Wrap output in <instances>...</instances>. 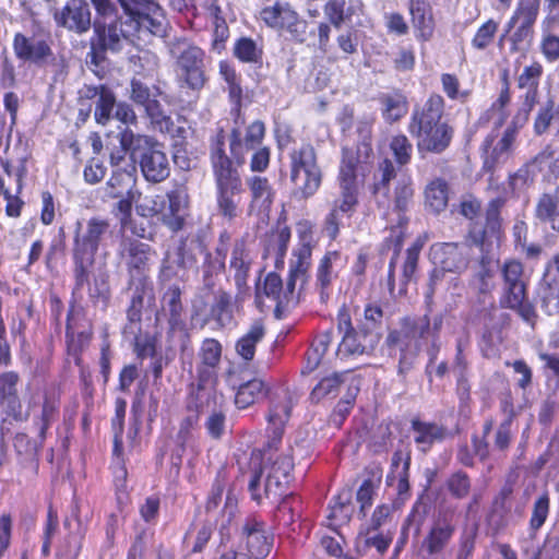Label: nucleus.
Masks as SVG:
<instances>
[{
	"instance_id": "obj_1",
	"label": "nucleus",
	"mask_w": 559,
	"mask_h": 559,
	"mask_svg": "<svg viewBox=\"0 0 559 559\" xmlns=\"http://www.w3.org/2000/svg\"><path fill=\"white\" fill-rule=\"evenodd\" d=\"M17 382L19 374L14 371L0 374V404L5 415L15 421L26 420L29 411H33L35 418L39 419L36 423L39 436L44 438L49 425L58 416L59 390L55 385L46 386L40 394L31 399L28 409L24 411L17 396Z\"/></svg>"
},
{
	"instance_id": "obj_2",
	"label": "nucleus",
	"mask_w": 559,
	"mask_h": 559,
	"mask_svg": "<svg viewBox=\"0 0 559 559\" xmlns=\"http://www.w3.org/2000/svg\"><path fill=\"white\" fill-rule=\"evenodd\" d=\"M223 132L217 134L211 148V165L216 186L218 213L231 221L239 214V204L243 192L242 181L237 167L225 153Z\"/></svg>"
},
{
	"instance_id": "obj_3",
	"label": "nucleus",
	"mask_w": 559,
	"mask_h": 559,
	"mask_svg": "<svg viewBox=\"0 0 559 559\" xmlns=\"http://www.w3.org/2000/svg\"><path fill=\"white\" fill-rule=\"evenodd\" d=\"M443 105L440 95H431L423 108L413 112L408 131L416 139L419 152L439 154L450 145L453 130L441 121Z\"/></svg>"
},
{
	"instance_id": "obj_4",
	"label": "nucleus",
	"mask_w": 559,
	"mask_h": 559,
	"mask_svg": "<svg viewBox=\"0 0 559 559\" xmlns=\"http://www.w3.org/2000/svg\"><path fill=\"white\" fill-rule=\"evenodd\" d=\"M280 443L269 442L263 451L252 453V464L261 462L263 467L259 474H254L249 483V490L253 500L260 502L262 496L258 493V485L263 471H266L264 493L266 498H278L285 493V488L292 480L290 472L294 463L288 454H277Z\"/></svg>"
},
{
	"instance_id": "obj_5",
	"label": "nucleus",
	"mask_w": 559,
	"mask_h": 559,
	"mask_svg": "<svg viewBox=\"0 0 559 559\" xmlns=\"http://www.w3.org/2000/svg\"><path fill=\"white\" fill-rule=\"evenodd\" d=\"M243 123V118L238 115L230 131L229 151L233 165L236 164L235 167L243 165L247 154L254 150L250 159V169L253 173H263L270 165L271 156L269 147H258L265 134L264 123L255 120L246 128L245 132L241 130Z\"/></svg>"
},
{
	"instance_id": "obj_6",
	"label": "nucleus",
	"mask_w": 559,
	"mask_h": 559,
	"mask_svg": "<svg viewBox=\"0 0 559 559\" xmlns=\"http://www.w3.org/2000/svg\"><path fill=\"white\" fill-rule=\"evenodd\" d=\"M119 142L127 148L138 151L141 171L150 182H162L170 174V164L163 146L150 136L136 134L129 128L119 132Z\"/></svg>"
},
{
	"instance_id": "obj_7",
	"label": "nucleus",
	"mask_w": 559,
	"mask_h": 559,
	"mask_svg": "<svg viewBox=\"0 0 559 559\" xmlns=\"http://www.w3.org/2000/svg\"><path fill=\"white\" fill-rule=\"evenodd\" d=\"M290 181L294 195L300 199L312 197L320 188L322 171L317 163V155L311 145H302L289 155Z\"/></svg>"
},
{
	"instance_id": "obj_8",
	"label": "nucleus",
	"mask_w": 559,
	"mask_h": 559,
	"mask_svg": "<svg viewBox=\"0 0 559 559\" xmlns=\"http://www.w3.org/2000/svg\"><path fill=\"white\" fill-rule=\"evenodd\" d=\"M108 229L109 224L107 221L92 218L87 222L85 233L81 236L79 234L75 236L73 259L75 264V278L79 286L87 282L90 269L94 264L98 245Z\"/></svg>"
},
{
	"instance_id": "obj_9",
	"label": "nucleus",
	"mask_w": 559,
	"mask_h": 559,
	"mask_svg": "<svg viewBox=\"0 0 559 559\" xmlns=\"http://www.w3.org/2000/svg\"><path fill=\"white\" fill-rule=\"evenodd\" d=\"M187 207L188 194L182 187L170 190L166 197L145 198L144 202L139 205L142 215H159L164 224L175 231L182 228Z\"/></svg>"
},
{
	"instance_id": "obj_10",
	"label": "nucleus",
	"mask_w": 559,
	"mask_h": 559,
	"mask_svg": "<svg viewBox=\"0 0 559 559\" xmlns=\"http://www.w3.org/2000/svg\"><path fill=\"white\" fill-rule=\"evenodd\" d=\"M338 330L343 333V338L336 350V355L341 359L367 354L378 343L376 334L366 329H354L350 317L346 311L338 313Z\"/></svg>"
},
{
	"instance_id": "obj_11",
	"label": "nucleus",
	"mask_w": 559,
	"mask_h": 559,
	"mask_svg": "<svg viewBox=\"0 0 559 559\" xmlns=\"http://www.w3.org/2000/svg\"><path fill=\"white\" fill-rule=\"evenodd\" d=\"M429 325L427 317L405 318L401 321L399 329L389 333L386 341L390 345L399 347L401 353L408 352L412 356H416L420 349V340L429 331Z\"/></svg>"
},
{
	"instance_id": "obj_12",
	"label": "nucleus",
	"mask_w": 559,
	"mask_h": 559,
	"mask_svg": "<svg viewBox=\"0 0 559 559\" xmlns=\"http://www.w3.org/2000/svg\"><path fill=\"white\" fill-rule=\"evenodd\" d=\"M471 248L466 243L442 242L436 243L430 249V257L439 267L432 271H443L445 274L464 272L469 262Z\"/></svg>"
},
{
	"instance_id": "obj_13",
	"label": "nucleus",
	"mask_w": 559,
	"mask_h": 559,
	"mask_svg": "<svg viewBox=\"0 0 559 559\" xmlns=\"http://www.w3.org/2000/svg\"><path fill=\"white\" fill-rule=\"evenodd\" d=\"M530 115V108H520L511 123L504 130L491 153L486 157L484 167L493 169L498 164L504 163L512 154L519 131L525 126Z\"/></svg>"
},
{
	"instance_id": "obj_14",
	"label": "nucleus",
	"mask_w": 559,
	"mask_h": 559,
	"mask_svg": "<svg viewBox=\"0 0 559 559\" xmlns=\"http://www.w3.org/2000/svg\"><path fill=\"white\" fill-rule=\"evenodd\" d=\"M464 284L457 276H449L443 271H431L425 294L428 304L438 297L448 307L455 306L462 298Z\"/></svg>"
},
{
	"instance_id": "obj_15",
	"label": "nucleus",
	"mask_w": 559,
	"mask_h": 559,
	"mask_svg": "<svg viewBox=\"0 0 559 559\" xmlns=\"http://www.w3.org/2000/svg\"><path fill=\"white\" fill-rule=\"evenodd\" d=\"M131 7L128 16L138 38L141 33L160 35L164 31L165 16L162 8L154 0H144Z\"/></svg>"
},
{
	"instance_id": "obj_16",
	"label": "nucleus",
	"mask_w": 559,
	"mask_h": 559,
	"mask_svg": "<svg viewBox=\"0 0 559 559\" xmlns=\"http://www.w3.org/2000/svg\"><path fill=\"white\" fill-rule=\"evenodd\" d=\"M94 27L103 47L111 50L118 49L123 40L133 43L136 36L129 16H124V20L122 16L96 20Z\"/></svg>"
},
{
	"instance_id": "obj_17",
	"label": "nucleus",
	"mask_w": 559,
	"mask_h": 559,
	"mask_svg": "<svg viewBox=\"0 0 559 559\" xmlns=\"http://www.w3.org/2000/svg\"><path fill=\"white\" fill-rule=\"evenodd\" d=\"M294 282L287 280L286 287H283V282L280 275L276 273H269L263 283L257 286L255 290V304L260 310H263L264 300L266 297L271 301L275 302L276 312L285 309L293 301L294 296Z\"/></svg>"
},
{
	"instance_id": "obj_18",
	"label": "nucleus",
	"mask_w": 559,
	"mask_h": 559,
	"mask_svg": "<svg viewBox=\"0 0 559 559\" xmlns=\"http://www.w3.org/2000/svg\"><path fill=\"white\" fill-rule=\"evenodd\" d=\"M58 26L78 34L85 33L91 27V11L84 0H70L53 13Z\"/></svg>"
},
{
	"instance_id": "obj_19",
	"label": "nucleus",
	"mask_w": 559,
	"mask_h": 559,
	"mask_svg": "<svg viewBox=\"0 0 559 559\" xmlns=\"http://www.w3.org/2000/svg\"><path fill=\"white\" fill-rule=\"evenodd\" d=\"M293 407L292 396L286 391L276 392L270 404L267 413L269 431L272 433L269 442L281 443L286 423L290 417Z\"/></svg>"
},
{
	"instance_id": "obj_20",
	"label": "nucleus",
	"mask_w": 559,
	"mask_h": 559,
	"mask_svg": "<svg viewBox=\"0 0 559 559\" xmlns=\"http://www.w3.org/2000/svg\"><path fill=\"white\" fill-rule=\"evenodd\" d=\"M242 535L250 559H263L270 554L272 536L267 534L263 522L248 519L243 525Z\"/></svg>"
},
{
	"instance_id": "obj_21",
	"label": "nucleus",
	"mask_w": 559,
	"mask_h": 559,
	"mask_svg": "<svg viewBox=\"0 0 559 559\" xmlns=\"http://www.w3.org/2000/svg\"><path fill=\"white\" fill-rule=\"evenodd\" d=\"M503 278V294L500 299H508V304H518L519 298L526 293L523 264L518 260H508L501 267Z\"/></svg>"
},
{
	"instance_id": "obj_22",
	"label": "nucleus",
	"mask_w": 559,
	"mask_h": 559,
	"mask_svg": "<svg viewBox=\"0 0 559 559\" xmlns=\"http://www.w3.org/2000/svg\"><path fill=\"white\" fill-rule=\"evenodd\" d=\"M454 531L452 516L440 513L423 542L424 549L431 556L440 554L449 544Z\"/></svg>"
},
{
	"instance_id": "obj_23",
	"label": "nucleus",
	"mask_w": 559,
	"mask_h": 559,
	"mask_svg": "<svg viewBox=\"0 0 559 559\" xmlns=\"http://www.w3.org/2000/svg\"><path fill=\"white\" fill-rule=\"evenodd\" d=\"M252 258L242 240L236 241L231 251L229 269L234 272L235 284L238 289V297L241 299L247 295L249 287L247 280L249 276Z\"/></svg>"
},
{
	"instance_id": "obj_24",
	"label": "nucleus",
	"mask_w": 559,
	"mask_h": 559,
	"mask_svg": "<svg viewBox=\"0 0 559 559\" xmlns=\"http://www.w3.org/2000/svg\"><path fill=\"white\" fill-rule=\"evenodd\" d=\"M312 225L308 222L299 224V233L302 240L300 247L294 251V259L290 262L289 266V282H294V287L296 286V282L300 281L304 283L306 281V276L308 270L310 267L311 260V247L309 242H306L307 235L311 234Z\"/></svg>"
},
{
	"instance_id": "obj_25",
	"label": "nucleus",
	"mask_w": 559,
	"mask_h": 559,
	"mask_svg": "<svg viewBox=\"0 0 559 559\" xmlns=\"http://www.w3.org/2000/svg\"><path fill=\"white\" fill-rule=\"evenodd\" d=\"M260 16L269 26L287 29L290 33H297L300 25L297 13L288 4L280 2L264 8L260 12Z\"/></svg>"
},
{
	"instance_id": "obj_26",
	"label": "nucleus",
	"mask_w": 559,
	"mask_h": 559,
	"mask_svg": "<svg viewBox=\"0 0 559 559\" xmlns=\"http://www.w3.org/2000/svg\"><path fill=\"white\" fill-rule=\"evenodd\" d=\"M414 441L418 449L427 452L435 443L443 441L449 435L442 425L419 419L412 420Z\"/></svg>"
},
{
	"instance_id": "obj_27",
	"label": "nucleus",
	"mask_w": 559,
	"mask_h": 559,
	"mask_svg": "<svg viewBox=\"0 0 559 559\" xmlns=\"http://www.w3.org/2000/svg\"><path fill=\"white\" fill-rule=\"evenodd\" d=\"M251 209L269 211L275 199V190L266 177L254 175L247 178Z\"/></svg>"
},
{
	"instance_id": "obj_28",
	"label": "nucleus",
	"mask_w": 559,
	"mask_h": 559,
	"mask_svg": "<svg viewBox=\"0 0 559 559\" xmlns=\"http://www.w3.org/2000/svg\"><path fill=\"white\" fill-rule=\"evenodd\" d=\"M121 247V255L127 258L130 273L144 271L151 259L150 246L138 240L124 239Z\"/></svg>"
},
{
	"instance_id": "obj_29",
	"label": "nucleus",
	"mask_w": 559,
	"mask_h": 559,
	"mask_svg": "<svg viewBox=\"0 0 559 559\" xmlns=\"http://www.w3.org/2000/svg\"><path fill=\"white\" fill-rule=\"evenodd\" d=\"M14 449L19 455L20 464L32 475L37 473V443L31 440L25 433H17L14 438Z\"/></svg>"
},
{
	"instance_id": "obj_30",
	"label": "nucleus",
	"mask_w": 559,
	"mask_h": 559,
	"mask_svg": "<svg viewBox=\"0 0 559 559\" xmlns=\"http://www.w3.org/2000/svg\"><path fill=\"white\" fill-rule=\"evenodd\" d=\"M424 195L426 206L435 213H440L448 206L449 185L442 178H435L426 186Z\"/></svg>"
},
{
	"instance_id": "obj_31",
	"label": "nucleus",
	"mask_w": 559,
	"mask_h": 559,
	"mask_svg": "<svg viewBox=\"0 0 559 559\" xmlns=\"http://www.w3.org/2000/svg\"><path fill=\"white\" fill-rule=\"evenodd\" d=\"M14 50L20 58L34 62H39L50 55V49L45 41L28 40L21 34L15 35Z\"/></svg>"
},
{
	"instance_id": "obj_32",
	"label": "nucleus",
	"mask_w": 559,
	"mask_h": 559,
	"mask_svg": "<svg viewBox=\"0 0 559 559\" xmlns=\"http://www.w3.org/2000/svg\"><path fill=\"white\" fill-rule=\"evenodd\" d=\"M265 330L261 321H254L248 332L236 343L237 354L245 360H251L255 353L257 344L264 337Z\"/></svg>"
},
{
	"instance_id": "obj_33",
	"label": "nucleus",
	"mask_w": 559,
	"mask_h": 559,
	"mask_svg": "<svg viewBox=\"0 0 559 559\" xmlns=\"http://www.w3.org/2000/svg\"><path fill=\"white\" fill-rule=\"evenodd\" d=\"M342 377V373H333L322 378L312 389L309 395L310 402L318 404L336 397L343 383Z\"/></svg>"
},
{
	"instance_id": "obj_34",
	"label": "nucleus",
	"mask_w": 559,
	"mask_h": 559,
	"mask_svg": "<svg viewBox=\"0 0 559 559\" xmlns=\"http://www.w3.org/2000/svg\"><path fill=\"white\" fill-rule=\"evenodd\" d=\"M263 380L254 378L241 383L236 392L235 404L238 408H247L258 401L265 392Z\"/></svg>"
},
{
	"instance_id": "obj_35",
	"label": "nucleus",
	"mask_w": 559,
	"mask_h": 559,
	"mask_svg": "<svg viewBox=\"0 0 559 559\" xmlns=\"http://www.w3.org/2000/svg\"><path fill=\"white\" fill-rule=\"evenodd\" d=\"M359 9V3H350L346 7L345 0H330L324 5V14L333 26L340 28L341 25L350 20Z\"/></svg>"
},
{
	"instance_id": "obj_36",
	"label": "nucleus",
	"mask_w": 559,
	"mask_h": 559,
	"mask_svg": "<svg viewBox=\"0 0 559 559\" xmlns=\"http://www.w3.org/2000/svg\"><path fill=\"white\" fill-rule=\"evenodd\" d=\"M411 14L413 24L419 32V37L424 40L429 39L432 35L433 25L426 2L424 0H412Z\"/></svg>"
},
{
	"instance_id": "obj_37",
	"label": "nucleus",
	"mask_w": 559,
	"mask_h": 559,
	"mask_svg": "<svg viewBox=\"0 0 559 559\" xmlns=\"http://www.w3.org/2000/svg\"><path fill=\"white\" fill-rule=\"evenodd\" d=\"M341 254L338 251H329L320 260L317 269V287L320 289L321 296L326 294L328 288L334 278L333 266L340 261Z\"/></svg>"
},
{
	"instance_id": "obj_38",
	"label": "nucleus",
	"mask_w": 559,
	"mask_h": 559,
	"mask_svg": "<svg viewBox=\"0 0 559 559\" xmlns=\"http://www.w3.org/2000/svg\"><path fill=\"white\" fill-rule=\"evenodd\" d=\"M134 185L135 178L131 171L116 170L107 182L108 195L114 199L131 197Z\"/></svg>"
},
{
	"instance_id": "obj_39",
	"label": "nucleus",
	"mask_w": 559,
	"mask_h": 559,
	"mask_svg": "<svg viewBox=\"0 0 559 559\" xmlns=\"http://www.w3.org/2000/svg\"><path fill=\"white\" fill-rule=\"evenodd\" d=\"M350 495L348 491L340 493L334 503L330 507L328 526L333 531L342 524L349 522L352 508L349 506Z\"/></svg>"
},
{
	"instance_id": "obj_40",
	"label": "nucleus",
	"mask_w": 559,
	"mask_h": 559,
	"mask_svg": "<svg viewBox=\"0 0 559 559\" xmlns=\"http://www.w3.org/2000/svg\"><path fill=\"white\" fill-rule=\"evenodd\" d=\"M557 27H559V16H547L543 22L545 36L542 41V50L548 60L559 58V37L552 34Z\"/></svg>"
},
{
	"instance_id": "obj_41",
	"label": "nucleus",
	"mask_w": 559,
	"mask_h": 559,
	"mask_svg": "<svg viewBox=\"0 0 559 559\" xmlns=\"http://www.w3.org/2000/svg\"><path fill=\"white\" fill-rule=\"evenodd\" d=\"M382 115L385 121L392 123L406 115L408 105L401 94H385L381 97Z\"/></svg>"
},
{
	"instance_id": "obj_42",
	"label": "nucleus",
	"mask_w": 559,
	"mask_h": 559,
	"mask_svg": "<svg viewBox=\"0 0 559 559\" xmlns=\"http://www.w3.org/2000/svg\"><path fill=\"white\" fill-rule=\"evenodd\" d=\"M364 154H359L352 148H342V158L340 163V170L337 176V182H353L357 181V167L359 164V157Z\"/></svg>"
},
{
	"instance_id": "obj_43",
	"label": "nucleus",
	"mask_w": 559,
	"mask_h": 559,
	"mask_svg": "<svg viewBox=\"0 0 559 559\" xmlns=\"http://www.w3.org/2000/svg\"><path fill=\"white\" fill-rule=\"evenodd\" d=\"M535 215L542 222L559 218V187L554 193H545L538 199Z\"/></svg>"
},
{
	"instance_id": "obj_44",
	"label": "nucleus",
	"mask_w": 559,
	"mask_h": 559,
	"mask_svg": "<svg viewBox=\"0 0 559 559\" xmlns=\"http://www.w3.org/2000/svg\"><path fill=\"white\" fill-rule=\"evenodd\" d=\"M177 63L182 70H199L206 67L204 52L195 46L178 47Z\"/></svg>"
},
{
	"instance_id": "obj_45",
	"label": "nucleus",
	"mask_w": 559,
	"mask_h": 559,
	"mask_svg": "<svg viewBox=\"0 0 559 559\" xmlns=\"http://www.w3.org/2000/svg\"><path fill=\"white\" fill-rule=\"evenodd\" d=\"M502 80L503 88L500 93V96L496 102L492 103L488 110L489 117L493 120V123L497 128L501 127L509 116L507 107L510 103V93L507 72L503 73Z\"/></svg>"
},
{
	"instance_id": "obj_46",
	"label": "nucleus",
	"mask_w": 559,
	"mask_h": 559,
	"mask_svg": "<svg viewBox=\"0 0 559 559\" xmlns=\"http://www.w3.org/2000/svg\"><path fill=\"white\" fill-rule=\"evenodd\" d=\"M395 177V168L390 159H384L379 164V168L373 176L372 192L374 195L382 194L388 197L389 183Z\"/></svg>"
},
{
	"instance_id": "obj_47",
	"label": "nucleus",
	"mask_w": 559,
	"mask_h": 559,
	"mask_svg": "<svg viewBox=\"0 0 559 559\" xmlns=\"http://www.w3.org/2000/svg\"><path fill=\"white\" fill-rule=\"evenodd\" d=\"M539 11L538 0H534L530 3L522 4L514 12L513 16L509 21L508 31L514 27L518 23L521 26L533 29L534 23L537 19Z\"/></svg>"
},
{
	"instance_id": "obj_48",
	"label": "nucleus",
	"mask_w": 559,
	"mask_h": 559,
	"mask_svg": "<svg viewBox=\"0 0 559 559\" xmlns=\"http://www.w3.org/2000/svg\"><path fill=\"white\" fill-rule=\"evenodd\" d=\"M340 197L334 200L344 214L354 212L358 203V183L338 182Z\"/></svg>"
},
{
	"instance_id": "obj_49",
	"label": "nucleus",
	"mask_w": 559,
	"mask_h": 559,
	"mask_svg": "<svg viewBox=\"0 0 559 559\" xmlns=\"http://www.w3.org/2000/svg\"><path fill=\"white\" fill-rule=\"evenodd\" d=\"M115 103L114 94L109 90L102 87L94 112L97 123L105 126L109 121Z\"/></svg>"
},
{
	"instance_id": "obj_50",
	"label": "nucleus",
	"mask_w": 559,
	"mask_h": 559,
	"mask_svg": "<svg viewBox=\"0 0 559 559\" xmlns=\"http://www.w3.org/2000/svg\"><path fill=\"white\" fill-rule=\"evenodd\" d=\"M550 508V499L548 493L540 495L533 503L532 515L530 519L531 532L538 531L546 522Z\"/></svg>"
},
{
	"instance_id": "obj_51",
	"label": "nucleus",
	"mask_w": 559,
	"mask_h": 559,
	"mask_svg": "<svg viewBox=\"0 0 559 559\" xmlns=\"http://www.w3.org/2000/svg\"><path fill=\"white\" fill-rule=\"evenodd\" d=\"M373 121L374 117L372 115H365L357 122V132L361 139V143L358 145L357 151L359 154H364L365 158H368L372 153L370 141Z\"/></svg>"
},
{
	"instance_id": "obj_52",
	"label": "nucleus",
	"mask_w": 559,
	"mask_h": 559,
	"mask_svg": "<svg viewBox=\"0 0 559 559\" xmlns=\"http://www.w3.org/2000/svg\"><path fill=\"white\" fill-rule=\"evenodd\" d=\"M414 197L413 182L409 177L403 178L397 182L394 190V207L399 212H405Z\"/></svg>"
},
{
	"instance_id": "obj_53",
	"label": "nucleus",
	"mask_w": 559,
	"mask_h": 559,
	"mask_svg": "<svg viewBox=\"0 0 559 559\" xmlns=\"http://www.w3.org/2000/svg\"><path fill=\"white\" fill-rule=\"evenodd\" d=\"M390 148L396 163L401 166L409 163L413 153V145L404 134L394 135L390 142Z\"/></svg>"
},
{
	"instance_id": "obj_54",
	"label": "nucleus",
	"mask_w": 559,
	"mask_h": 559,
	"mask_svg": "<svg viewBox=\"0 0 559 559\" xmlns=\"http://www.w3.org/2000/svg\"><path fill=\"white\" fill-rule=\"evenodd\" d=\"M199 355L204 366L215 368L221 361L222 345L214 338H206L202 343Z\"/></svg>"
},
{
	"instance_id": "obj_55",
	"label": "nucleus",
	"mask_w": 559,
	"mask_h": 559,
	"mask_svg": "<svg viewBox=\"0 0 559 559\" xmlns=\"http://www.w3.org/2000/svg\"><path fill=\"white\" fill-rule=\"evenodd\" d=\"M538 74L539 72H523L518 79L519 87L527 88L525 102L521 108H530V111L536 100Z\"/></svg>"
},
{
	"instance_id": "obj_56",
	"label": "nucleus",
	"mask_w": 559,
	"mask_h": 559,
	"mask_svg": "<svg viewBox=\"0 0 559 559\" xmlns=\"http://www.w3.org/2000/svg\"><path fill=\"white\" fill-rule=\"evenodd\" d=\"M447 488L454 498L463 499L469 493L471 480L465 473L456 472L448 478Z\"/></svg>"
},
{
	"instance_id": "obj_57",
	"label": "nucleus",
	"mask_w": 559,
	"mask_h": 559,
	"mask_svg": "<svg viewBox=\"0 0 559 559\" xmlns=\"http://www.w3.org/2000/svg\"><path fill=\"white\" fill-rule=\"evenodd\" d=\"M532 164L537 165L539 170H548L551 174L559 173V151L547 146L535 156Z\"/></svg>"
},
{
	"instance_id": "obj_58",
	"label": "nucleus",
	"mask_w": 559,
	"mask_h": 559,
	"mask_svg": "<svg viewBox=\"0 0 559 559\" xmlns=\"http://www.w3.org/2000/svg\"><path fill=\"white\" fill-rule=\"evenodd\" d=\"M499 23L490 19L485 22L476 32L473 38V46L477 49H484L489 46L498 31Z\"/></svg>"
},
{
	"instance_id": "obj_59",
	"label": "nucleus",
	"mask_w": 559,
	"mask_h": 559,
	"mask_svg": "<svg viewBox=\"0 0 559 559\" xmlns=\"http://www.w3.org/2000/svg\"><path fill=\"white\" fill-rule=\"evenodd\" d=\"M235 56L247 62L257 61L261 56V50L250 38H240L234 48Z\"/></svg>"
},
{
	"instance_id": "obj_60",
	"label": "nucleus",
	"mask_w": 559,
	"mask_h": 559,
	"mask_svg": "<svg viewBox=\"0 0 559 559\" xmlns=\"http://www.w3.org/2000/svg\"><path fill=\"white\" fill-rule=\"evenodd\" d=\"M492 278L493 273L483 259L480 263V270L474 276L473 285L477 288L479 294L488 295L493 288Z\"/></svg>"
},
{
	"instance_id": "obj_61",
	"label": "nucleus",
	"mask_w": 559,
	"mask_h": 559,
	"mask_svg": "<svg viewBox=\"0 0 559 559\" xmlns=\"http://www.w3.org/2000/svg\"><path fill=\"white\" fill-rule=\"evenodd\" d=\"M344 214L338 204H332L330 212L326 214L323 224V231L325 235L334 240L340 233L341 215Z\"/></svg>"
},
{
	"instance_id": "obj_62",
	"label": "nucleus",
	"mask_w": 559,
	"mask_h": 559,
	"mask_svg": "<svg viewBox=\"0 0 559 559\" xmlns=\"http://www.w3.org/2000/svg\"><path fill=\"white\" fill-rule=\"evenodd\" d=\"M500 306L506 309H512V310L518 311V313L526 322L533 323L536 318V312H535L534 307L528 301H526V293H524L519 298V301L516 305L508 304V299H500Z\"/></svg>"
},
{
	"instance_id": "obj_63",
	"label": "nucleus",
	"mask_w": 559,
	"mask_h": 559,
	"mask_svg": "<svg viewBox=\"0 0 559 559\" xmlns=\"http://www.w3.org/2000/svg\"><path fill=\"white\" fill-rule=\"evenodd\" d=\"M477 530L475 527L465 530L459 540V548L456 552V559H472Z\"/></svg>"
},
{
	"instance_id": "obj_64",
	"label": "nucleus",
	"mask_w": 559,
	"mask_h": 559,
	"mask_svg": "<svg viewBox=\"0 0 559 559\" xmlns=\"http://www.w3.org/2000/svg\"><path fill=\"white\" fill-rule=\"evenodd\" d=\"M534 559H559V538L547 537Z\"/></svg>"
}]
</instances>
